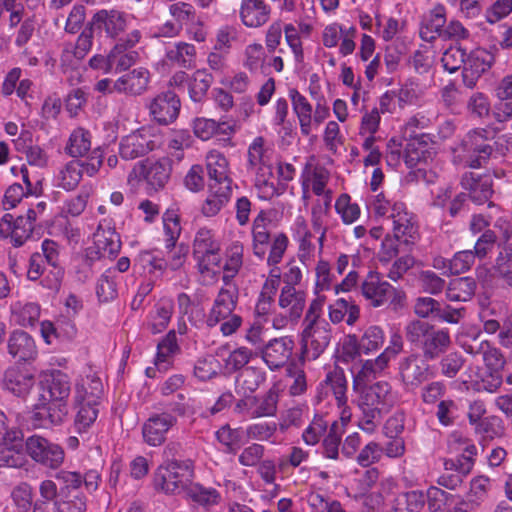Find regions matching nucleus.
Wrapping results in <instances>:
<instances>
[{
	"mask_svg": "<svg viewBox=\"0 0 512 512\" xmlns=\"http://www.w3.org/2000/svg\"><path fill=\"white\" fill-rule=\"evenodd\" d=\"M42 407L37 415L48 419L51 424H59L68 414L67 399L71 392L68 375L62 371H53L42 381Z\"/></svg>",
	"mask_w": 512,
	"mask_h": 512,
	"instance_id": "nucleus-1",
	"label": "nucleus"
},
{
	"mask_svg": "<svg viewBox=\"0 0 512 512\" xmlns=\"http://www.w3.org/2000/svg\"><path fill=\"white\" fill-rule=\"evenodd\" d=\"M408 342L420 349L423 358L433 361L442 356L452 341L448 330L436 328L429 322L414 319L405 326Z\"/></svg>",
	"mask_w": 512,
	"mask_h": 512,
	"instance_id": "nucleus-2",
	"label": "nucleus"
},
{
	"mask_svg": "<svg viewBox=\"0 0 512 512\" xmlns=\"http://www.w3.org/2000/svg\"><path fill=\"white\" fill-rule=\"evenodd\" d=\"M194 477L191 460H173L160 466L155 476V485L165 493L184 494Z\"/></svg>",
	"mask_w": 512,
	"mask_h": 512,
	"instance_id": "nucleus-3",
	"label": "nucleus"
},
{
	"mask_svg": "<svg viewBox=\"0 0 512 512\" xmlns=\"http://www.w3.org/2000/svg\"><path fill=\"white\" fill-rule=\"evenodd\" d=\"M490 132L484 128L470 131L461 144L455 148V153H467L469 159L466 163L471 168H479L489 159L493 148L486 141L490 138Z\"/></svg>",
	"mask_w": 512,
	"mask_h": 512,
	"instance_id": "nucleus-4",
	"label": "nucleus"
},
{
	"mask_svg": "<svg viewBox=\"0 0 512 512\" xmlns=\"http://www.w3.org/2000/svg\"><path fill=\"white\" fill-rule=\"evenodd\" d=\"M301 336L300 360H316L330 343L331 328L326 321L322 320L319 324L306 325Z\"/></svg>",
	"mask_w": 512,
	"mask_h": 512,
	"instance_id": "nucleus-5",
	"label": "nucleus"
},
{
	"mask_svg": "<svg viewBox=\"0 0 512 512\" xmlns=\"http://www.w3.org/2000/svg\"><path fill=\"white\" fill-rule=\"evenodd\" d=\"M172 171V161L167 157L156 161L145 160L136 164L132 173L143 179L150 191H159L168 183Z\"/></svg>",
	"mask_w": 512,
	"mask_h": 512,
	"instance_id": "nucleus-6",
	"label": "nucleus"
},
{
	"mask_svg": "<svg viewBox=\"0 0 512 512\" xmlns=\"http://www.w3.org/2000/svg\"><path fill=\"white\" fill-rule=\"evenodd\" d=\"M25 448L34 461L50 469H57L64 461L63 449L42 436L28 437Z\"/></svg>",
	"mask_w": 512,
	"mask_h": 512,
	"instance_id": "nucleus-7",
	"label": "nucleus"
},
{
	"mask_svg": "<svg viewBox=\"0 0 512 512\" xmlns=\"http://www.w3.org/2000/svg\"><path fill=\"white\" fill-rule=\"evenodd\" d=\"M264 138L256 137L248 147V170L255 174L256 186H267L273 177V169Z\"/></svg>",
	"mask_w": 512,
	"mask_h": 512,
	"instance_id": "nucleus-8",
	"label": "nucleus"
},
{
	"mask_svg": "<svg viewBox=\"0 0 512 512\" xmlns=\"http://www.w3.org/2000/svg\"><path fill=\"white\" fill-rule=\"evenodd\" d=\"M399 375L407 389H416L432 375L428 360L419 354H410L399 363Z\"/></svg>",
	"mask_w": 512,
	"mask_h": 512,
	"instance_id": "nucleus-9",
	"label": "nucleus"
},
{
	"mask_svg": "<svg viewBox=\"0 0 512 512\" xmlns=\"http://www.w3.org/2000/svg\"><path fill=\"white\" fill-rule=\"evenodd\" d=\"M389 219L392 222L393 235L401 239V244L406 251H411L417 238L418 228L412 215L406 211L405 205L395 202Z\"/></svg>",
	"mask_w": 512,
	"mask_h": 512,
	"instance_id": "nucleus-10",
	"label": "nucleus"
},
{
	"mask_svg": "<svg viewBox=\"0 0 512 512\" xmlns=\"http://www.w3.org/2000/svg\"><path fill=\"white\" fill-rule=\"evenodd\" d=\"M495 56L492 52L483 48H477L467 54L465 66L462 70L463 84L472 89L476 86L480 77L494 64Z\"/></svg>",
	"mask_w": 512,
	"mask_h": 512,
	"instance_id": "nucleus-11",
	"label": "nucleus"
},
{
	"mask_svg": "<svg viewBox=\"0 0 512 512\" xmlns=\"http://www.w3.org/2000/svg\"><path fill=\"white\" fill-rule=\"evenodd\" d=\"M140 38V32L133 30L127 35L125 40H121L113 47L108 54L111 72L114 71L117 73L126 71L138 61V52L128 49L134 47L139 42Z\"/></svg>",
	"mask_w": 512,
	"mask_h": 512,
	"instance_id": "nucleus-12",
	"label": "nucleus"
},
{
	"mask_svg": "<svg viewBox=\"0 0 512 512\" xmlns=\"http://www.w3.org/2000/svg\"><path fill=\"white\" fill-rule=\"evenodd\" d=\"M176 423L177 418L172 413H153L142 426L144 442L153 447L162 445L166 441L168 431Z\"/></svg>",
	"mask_w": 512,
	"mask_h": 512,
	"instance_id": "nucleus-13",
	"label": "nucleus"
},
{
	"mask_svg": "<svg viewBox=\"0 0 512 512\" xmlns=\"http://www.w3.org/2000/svg\"><path fill=\"white\" fill-rule=\"evenodd\" d=\"M155 141L146 129L133 131L124 136L119 144V154L124 160H134L154 150Z\"/></svg>",
	"mask_w": 512,
	"mask_h": 512,
	"instance_id": "nucleus-14",
	"label": "nucleus"
},
{
	"mask_svg": "<svg viewBox=\"0 0 512 512\" xmlns=\"http://www.w3.org/2000/svg\"><path fill=\"white\" fill-rule=\"evenodd\" d=\"M93 246L87 249L86 255L89 259H98L112 257L116 255L120 248L121 242L115 229L99 226L93 234Z\"/></svg>",
	"mask_w": 512,
	"mask_h": 512,
	"instance_id": "nucleus-15",
	"label": "nucleus"
},
{
	"mask_svg": "<svg viewBox=\"0 0 512 512\" xmlns=\"http://www.w3.org/2000/svg\"><path fill=\"white\" fill-rule=\"evenodd\" d=\"M90 22L98 33L114 39L126 30L127 15L116 9H102L93 15Z\"/></svg>",
	"mask_w": 512,
	"mask_h": 512,
	"instance_id": "nucleus-16",
	"label": "nucleus"
},
{
	"mask_svg": "<svg viewBox=\"0 0 512 512\" xmlns=\"http://www.w3.org/2000/svg\"><path fill=\"white\" fill-rule=\"evenodd\" d=\"M294 341L290 337H280L270 340L261 348L264 362L272 370L283 367L292 356Z\"/></svg>",
	"mask_w": 512,
	"mask_h": 512,
	"instance_id": "nucleus-17",
	"label": "nucleus"
},
{
	"mask_svg": "<svg viewBox=\"0 0 512 512\" xmlns=\"http://www.w3.org/2000/svg\"><path fill=\"white\" fill-rule=\"evenodd\" d=\"M181 103L179 97L172 91L158 94L150 103V114L159 124L167 125L179 115Z\"/></svg>",
	"mask_w": 512,
	"mask_h": 512,
	"instance_id": "nucleus-18",
	"label": "nucleus"
},
{
	"mask_svg": "<svg viewBox=\"0 0 512 512\" xmlns=\"http://www.w3.org/2000/svg\"><path fill=\"white\" fill-rule=\"evenodd\" d=\"M34 225L23 219V215L14 218L5 214L0 220V237L11 238L14 247L22 246L31 236Z\"/></svg>",
	"mask_w": 512,
	"mask_h": 512,
	"instance_id": "nucleus-19",
	"label": "nucleus"
},
{
	"mask_svg": "<svg viewBox=\"0 0 512 512\" xmlns=\"http://www.w3.org/2000/svg\"><path fill=\"white\" fill-rule=\"evenodd\" d=\"M149 81V71L146 68L138 67L115 80L113 88L118 93L128 96H139L147 90Z\"/></svg>",
	"mask_w": 512,
	"mask_h": 512,
	"instance_id": "nucleus-20",
	"label": "nucleus"
},
{
	"mask_svg": "<svg viewBox=\"0 0 512 512\" xmlns=\"http://www.w3.org/2000/svg\"><path fill=\"white\" fill-rule=\"evenodd\" d=\"M238 299V292L236 288H222L215 301L214 305L207 317V325L214 327L221 321L229 318L234 309L236 308Z\"/></svg>",
	"mask_w": 512,
	"mask_h": 512,
	"instance_id": "nucleus-21",
	"label": "nucleus"
},
{
	"mask_svg": "<svg viewBox=\"0 0 512 512\" xmlns=\"http://www.w3.org/2000/svg\"><path fill=\"white\" fill-rule=\"evenodd\" d=\"M461 185L469 191L471 200L479 205L487 202L493 194L492 178L489 175L466 172L462 176Z\"/></svg>",
	"mask_w": 512,
	"mask_h": 512,
	"instance_id": "nucleus-22",
	"label": "nucleus"
},
{
	"mask_svg": "<svg viewBox=\"0 0 512 512\" xmlns=\"http://www.w3.org/2000/svg\"><path fill=\"white\" fill-rule=\"evenodd\" d=\"M8 353L18 362L29 361L37 354L33 338L22 330L14 331L7 342Z\"/></svg>",
	"mask_w": 512,
	"mask_h": 512,
	"instance_id": "nucleus-23",
	"label": "nucleus"
},
{
	"mask_svg": "<svg viewBox=\"0 0 512 512\" xmlns=\"http://www.w3.org/2000/svg\"><path fill=\"white\" fill-rule=\"evenodd\" d=\"M206 168L209 176V185L216 187H226L232 184L228 176V161L223 154L218 151H210L206 156Z\"/></svg>",
	"mask_w": 512,
	"mask_h": 512,
	"instance_id": "nucleus-24",
	"label": "nucleus"
},
{
	"mask_svg": "<svg viewBox=\"0 0 512 512\" xmlns=\"http://www.w3.org/2000/svg\"><path fill=\"white\" fill-rule=\"evenodd\" d=\"M271 9L263 0H243L240 6V16L247 27H260L270 17Z\"/></svg>",
	"mask_w": 512,
	"mask_h": 512,
	"instance_id": "nucleus-25",
	"label": "nucleus"
},
{
	"mask_svg": "<svg viewBox=\"0 0 512 512\" xmlns=\"http://www.w3.org/2000/svg\"><path fill=\"white\" fill-rule=\"evenodd\" d=\"M361 289L364 297L375 307L386 304L389 293H394V287L386 281H381L378 274L372 272L362 283Z\"/></svg>",
	"mask_w": 512,
	"mask_h": 512,
	"instance_id": "nucleus-26",
	"label": "nucleus"
},
{
	"mask_svg": "<svg viewBox=\"0 0 512 512\" xmlns=\"http://www.w3.org/2000/svg\"><path fill=\"white\" fill-rule=\"evenodd\" d=\"M3 387L18 397H25L29 394L35 384L32 374L23 372L16 367L8 368L3 377Z\"/></svg>",
	"mask_w": 512,
	"mask_h": 512,
	"instance_id": "nucleus-27",
	"label": "nucleus"
},
{
	"mask_svg": "<svg viewBox=\"0 0 512 512\" xmlns=\"http://www.w3.org/2000/svg\"><path fill=\"white\" fill-rule=\"evenodd\" d=\"M102 393L103 385L100 378L95 375H87L76 384L74 395L75 405L82 403L99 405Z\"/></svg>",
	"mask_w": 512,
	"mask_h": 512,
	"instance_id": "nucleus-28",
	"label": "nucleus"
},
{
	"mask_svg": "<svg viewBox=\"0 0 512 512\" xmlns=\"http://www.w3.org/2000/svg\"><path fill=\"white\" fill-rule=\"evenodd\" d=\"M433 151L429 143L421 137H414L407 141L404 150V159L408 167H416L419 165H426L432 160Z\"/></svg>",
	"mask_w": 512,
	"mask_h": 512,
	"instance_id": "nucleus-29",
	"label": "nucleus"
},
{
	"mask_svg": "<svg viewBox=\"0 0 512 512\" xmlns=\"http://www.w3.org/2000/svg\"><path fill=\"white\" fill-rule=\"evenodd\" d=\"M445 23V8L442 5H437L424 17L420 28V37L427 42L435 40L442 35Z\"/></svg>",
	"mask_w": 512,
	"mask_h": 512,
	"instance_id": "nucleus-30",
	"label": "nucleus"
},
{
	"mask_svg": "<svg viewBox=\"0 0 512 512\" xmlns=\"http://www.w3.org/2000/svg\"><path fill=\"white\" fill-rule=\"evenodd\" d=\"M306 303V294L298 291L295 287L285 285L279 296V306L288 310L291 320H298L303 312Z\"/></svg>",
	"mask_w": 512,
	"mask_h": 512,
	"instance_id": "nucleus-31",
	"label": "nucleus"
},
{
	"mask_svg": "<svg viewBox=\"0 0 512 512\" xmlns=\"http://www.w3.org/2000/svg\"><path fill=\"white\" fill-rule=\"evenodd\" d=\"M40 499L33 504L32 512H60L58 505V487L52 480H44L39 486Z\"/></svg>",
	"mask_w": 512,
	"mask_h": 512,
	"instance_id": "nucleus-32",
	"label": "nucleus"
},
{
	"mask_svg": "<svg viewBox=\"0 0 512 512\" xmlns=\"http://www.w3.org/2000/svg\"><path fill=\"white\" fill-rule=\"evenodd\" d=\"M476 287V281L472 277L454 278L448 284L446 297L452 302H467L474 296Z\"/></svg>",
	"mask_w": 512,
	"mask_h": 512,
	"instance_id": "nucleus-33",
	"label": "nucleus"
},
{
	"mask_svg": "<svg viewBox=\"0 0 512 512\" xmlns=\"http://www.w3.org/2000/svg\"><path fill=\"white\" fill-rule=\"evenodd\" d=\"M388 363L386 355L381 354L373 360L365 361L354 376V387L365 386L368 382L375 379L387 367Z\"/></svg>",
	"mask_w": 512,
	"mask_h": 512,
	"instance_id": "nucleus-34",
	"label": "nucleus"
},
{
	"mask_svg": "<svg viewBox=\"0 0 512 512\" xmlns=\"http://www.w3.org/2000/svg\"><path fill=\"white\" fill-rule=\"evenodd\" d=\"M232 188L209 186V195L202 206V213L206 217H213L219 213L230 199Z\"/></svg>",
	"mask_w": 512,
	"mask_h": 512,
	"instance_id": "nucleus-35",
	"label": "nucleus"
},
{
	"mask_svg": "<svg viewBox=\"0 0 512 512\" xmlns=\"http://www.w3.org/2000/svg\"><path fill=\"white\" fill-rule=\"evenodd\" d=\"M289 95L292 100L294 112L299 119L301 132L307 136L311 131L312 106L296 89H291Z\"/></svg>",
	"mask_w": 512,
	"mask_h": 512,
	"instance_id": "nucleus-36",
	"label": "nucleus"
},
{
	"mask_svg": "<svg viewBox=\"0 0 512 512\" xmlns=\"http://www.w3.org/2000/svg\"><path fill=\"white\" fill-rule=\"evenodd\" d=\"M42 251L47 263L55 269L52 273L53 279L50 280L48 288L57 291L61 286L63 277V270L59 267L58 244L53 240L45 239L42 242Z\"/></svg>",
	"mask_w": 512,
	"mask_h": 512,
	"instance_id": "nucleus-37",
	"label": "nucleus"
},
{
	"mask_svg": "<svg viewBox=\"0 0 512 512\" xmlns=\"http://www.w3.org/2000/svg\"><path fill=\"white\" fill-rule=\"evenodd\" d=\"M265 380L264 373L255 367H246L237 377V393L249 396Z\"/></svg>",
	"mask_w": 512,
	"mask_h": 512,
	"instance_id": "nucleus-38",
	"label": "nucleus"
},
{
	"mask_svg": "<svg viewBox=\"0 0 512 512\" xmlns=\"http://www.w3.org/2000/svg\"><path fill=\"white\" fill-rule=\"evenodd\" d=\"M466 351L473 355L482 353L485 368H492L494 371L503 370L506 364L502 353L498 349L491 347L487 341L481 342L478 347L470 345Z\"/></svg>",
	"mask_w": 512,
	"mask_h": 512,
	"instance_id": "nucleus-39",
	"label": "nucleus"
},
{
	"mask_svg": "<svg viewBox=\"0 0 512 512\" xmlns=\"http://www.w3.org/2000/svg\"><path fill=\"white\" fill-rule=\"evenodd\" d=\"M91 149V135L83 128L75 129L68 140L66 145V152L71 157H83Z\"/></svg>",
	"mask_w": 512,
	"mask_h": 512,
	"instance_id": "nucleus-40",
	"label": "nucleus"
},
{
	"mask_svg": "<svg viewBox=\"0 0 512 512\" xmlns=\"http://www.w3.org/2000/svg\"><path fill=\"white\" fill-rule=\"evenodd\" d=\"M425 504L423 492L413 490L398 494L394 503L395 512H420Z\"/></svg>",
	"mask_w": 512,
	"mask_h": 512,
	"instance_id": "nucleus-41",
	"label": "nucleus"
},
{
	"mask_svg": "<svg viewBox=\"0 0 512 512\" xmlns=\"http://www.w3.org/2000/svg\"><path fill=\"white\" fill-rule=\"evenodd\" d=\"M195 47L192 44L180 42L167 51V59L180 67L190 68L195 63Z\"/></svg>",
	"mask_w": 512,
	"mask_h": 512,
	"instance_id": "nucleus-42",
	"label": "nucleus"
},
{
	"mask_svg": "<svg viewBox=\"0 0 512 512\" xmlns=\"http://www.w3.org/2000/svg\"><path fill=\"white\" fill-rule=\"evenodd\" d=\"M212 83L213 76L205 69L195 71L189 81L190 98L195 102L201 101Z\"/></svg>",
	"mask_w": 512,
	"mask_h": 512,
	"instance_id": "nucleus-43",
	"label": "nucleus"
},
{
	"mask_svg": "<svg viewBox=\"0 0 512 512\" xmlns=\"http://www.w3.org/2000/svg\"><path fill=\"white\" fill-rule=\"evenodd\" d=\"M183 495L203 506L217 504L220 498L219 493L215 489L205 488L193 482L186 488Z\"/></svg>",
	"mask_w": 512,
	"mask_h": 512,
	"instance_id": "nucleus-44",
	"label": "nucleus"
},
{
	"mask_svg": "<svg viewBox=\"0 0 512 512\" xmlns=\"http://www.w3.org/2000/svg\"><path fill=\"white\" fill-rule=\"evenodd\" d=\"M325 382L331 388L338 406L346 405L347 380L343 370L335 368L333 371H330L326 376Z\"/></svg>",
	"mask_w": 512,
	"mask_h": 512,
	"instance_id": "nucleus-45",
	"label": "nucleus"
},
{
	"mask_svg": "<svg viewBox=\"0 0 512 512\" xmlns=\"http://www.w3.org/2000/svg\"><path fill=\"white\" fill-rule=\"evenodd\" d=\"M73 408L76 412L75 415V427L78 432H86L87 429L95 422L98 416V405H90L88 403H82L80 405L73 404Z\"/></svg>",
	"mask_w": 512,
	"mask_h": 512,
	"instance_id": "nucleus-46",
	"label": "nucleus"
},
{
	"mask_svg": "<svg viewBox=\"0 0 512 512\" xmlns=\"http://www.w3.org/2000/svg\"><path fill=\"white\" fill-rule=\"evenodd\" d=\"M82 176V165L80 161H70L60 171L59 186L67 191L73 190L78 186Z\"/></svg>",
	"mask_w": 512,
	"mask_h": 512,
	"instance_id": "nucleus-47",
	"label": "nucleus"
},
{
	"mask_svg": "<svg viewBox=\"0 0 512 512\" xmlns=\"http://www.w3.org/2000/svg\"><path fill=\"white\" fill-rule=\"evenodd\" d=\"M275 271L279 272L278 269H273L271 273H274ZM272 276H274L275 279H271V281H266L263 290L260 293L259 300L256 304L255 313L258 316H266L271 310L273 302V297L271 294L275 293L276 286L280 279L279 273L272 274Z\"/></svg>",
	"mask_w": 512,
	"mask_h": 512,
	"instance_id": "nucleus-48",
	"label": "nucleus"
},
{
	"mask_svg": "<svg viewBox=\"0 0 512 512\" xmlns=\"http://www.w3.org/2000/svg\"><path fill=\"white\" fill-rule=\"evenodd\" d=\"M213 251H220V245L215 240L213 233L211 230L206 228L199 229L195 235L193 243L194 258Z\"/></svg>",
	"mask_w": 512,
	"mask_h": 512,
	"instance_id": "nucleus-49",
	"label": "nucleus"
},
{
	"mask_svg": "<svg viewBox=\"0 0 512 512\" xmlns=\"http://www.w3.org/2000/svg\"><path fill=\"white\" fill-rule=\"evenodd\" d=\"M243 246L239 243H233L228 250V259L223 267L225 274L223 281L228 284L238 273L242 266Z\"/></svg>",
	"mask_w": 512,
	"mask_h": 512,
	"instance_id": "nucleus-50",
	"label": "nucleus"
},
{
	"mask_svg": "<svg viewBox=\"0 0 512 512\" xmlns=\"http://www.w3.org/2000/svg\"><path fill=\"white\" fill-rule=\"evenodd\" d=\"M56 479L60 482L58 496L79 494L78 489L83 483L79 473L61 470L56 474Z\"/></svg>",
	"mask_w": 512,
	"mask_h": 512,
	"instance_id": "nucleus-51",
	"label": "nucleus"
},
{
	"mask_svg": "<svg viewBox=\"0 0 512 512\" xmlns=\"http://www.w3.org/2000/svg\"><path fill=\"white\" fill-rule=\"evenodd\" d=\"M390 393V385L387 382H377L362 391V401L365 405L384 404Z\"/></svg>",
	"mask_w": 512,
	"mask_h": 512,
	"instance_id": "nucleus-52",
	"label": "nucleus"
},
{
	"mask_svg": "<svg viewBox=\"0 0 512 512\" xmlns=\"http://www.w3.org/2000/svg\"><path fill=\"white\" fill-rule=\"evenodd\" d=\"M467 53L460 46H450L445 50L441 57V62L445 70L454 73L462 66H465Z\"/></svg>",
	"mask_w": 512,
	"mask_h": 512,
	"instance_id": "nucleus-53",
	"label": "nucleus"
},
{
	"mask_svg": "<svg viewBox=\"0 0 512 512\" xmlns=\"http://www.w3.org/2000/svg\"><path fill=\"white\" fill-rule=\"evenodd\" d=\"M264 218L259 215L253 224V250L254 254L262 258L266 253V246L269 243L270 235L263 224Z\"/></svg>",
	"mask_w": 512,
	"mask_h": 512,
	"instance_id": "nucleus-54",
	"label": "nucleus"
},
{
	"mask_svg": "<svg viewBox=\"0 0 512 512\" xmlns=\"http://www.w3.org/2000/svg\"><path fill=\"white\" fill-rule=\"evenodd\" d=\"M494 271L509 285L512 286V247L505 246L498 254Z\"/></svg>",
	"mask_w": 512,
	"mask_h": 512,
	"instance_id": "nucleus-55",
	"label": "nucleus"
},
{
	"mask_svg": "<svg viewBox=\"0 0 512 512\" xmlns=\"http://www.w3.org/2000/svg\"><path fill=\"white\" fill-rule=\"evenodd\" d=\"M335 209L341 215L345 224H351L360 216V208L356 203H351L348 194H341L335 203Z\"/></svg>",
	"mask_w": 512,
	"mask_h": 512,
	"instance_id": "nucleus-56",
	"label": "nucleus"
},
{
	"mask_svg": "<svg viewBox=\"0 0 512 512\" xmlns=\"http://www.w3.org/2000/svg\"><path fill=\"white\" fill-rule=\"evenodd\" d=\"M220 362L214 356L199 358L194 367V375L201 381L212 379L218 374Z\"/></svg>",
	"mask_w": 512,
	"mask_h": 512,
	"instance_id": "nucleus-57",
	"label": "nucleus"
},
{
	"mask_svg": "<svg viewBox=\"0 0 512 512\" xmlns=\"http://www.w3.org/2000/svg\"><path fill=\"white\" fill-rule=\"evenodd\" d=\"M384 342V334L381 328L371 326L366 329L360 340V350L367 354L379 349Z\"/></svg>",
	"mask_w": 512,
	"mask_h": 512,
	"instance_id": "nucleus-58",
	"label": "nucleus"
},
{
	"mask_svg": "<svg viewBox=\"0 0 512 512\" xmlns=\"http://www.w3.org/2000/svg\"><path fill=\"white\" fill-rule=\"evenodd\" d=\"M428 509L430 512H439L445 505L452 504L454 496L438 487H430L427 490Z\"/></svg>",
	"mask_w": 512,
	"mask_h": 512,
	"instance_id": "nucleus-59",
	"label": "nucleus"
},
{
	"mask_svg": "<svg viewBox=\"0 0 512 512\" xmlns=\"http://www.w3.org/2000/svg\"><path fill=\"white\" fill-rule=\"evenodd\" d=\"M341 442V426L334 422L329 429L328 435L323 440L324 455L330 459H337L339 444Z\"/></svg>",
	"mask_w": 512,
	"mask_h": 512,
	"instance_id": "nucleus-60",
	"label": "nucleus"
},
{
	"mask_svg": "<svg viewBox=\"0 0 512 512\" xmlns=\"http://www.w3.org/2000/svg\"><path fill=\"white\" fill-rule=\"evenodd\" d=\"M405 249L404 245L401 244V239L394 235H386L382 242L380 261L389 262L394 257L398 256L399 253H408L409 251H406Z\"/></svg>",
	"mask_w": 512,
	"mask_h": 512,
	"instance_id": "nucleus-61",
	"label": "nucleus"
},
{
	"mask_svg": "<svg viewBox=\"0 0 512 512\" xmlns=\"http://www.w3.org/2000/svg\"><path fill=\"white\" fill-rule=\"evenodd\" d=\"M60 512H86V497L81 494L57 496Z\"/></svg>",
	"mask_w": 512,
	"mask_h": 512,
	"instance_id": "nucleus-62",
	"label": "nucleus"
},
{
	"mask_svg": "<svg viewBox=\"0 0 512 512\" xmlns=\"http://www.w3.org/2000/svg\"><path fill=\"white\" fill-rule=\"evenodd\" d=\"M467 109L469 113L477 118H485L490 114V102L488 97L481 93H474L468 100Z\"/></svg>",
	"mask_w": 512,
	"mask_h": 512,
	"instance_id": "nucleus-63",
	"label": "nucleus"
},
{
	"mask_svg": "<svg viewBox=\"0 0 512 512\" xmlns=\"http://www.w3.org/2000/svg\"><path fill=\"white\" fill-rule=\"evenodd\" d=\"M464 358L459 352H451L440 361L441 372L448 378L455 377L464 365Z\"/></svg>",
	"mask_w": 512,
	"mask_h": 512,
	"instance_id": "nucleus-64",
	"label": "nucleus"
}]
</instances>
